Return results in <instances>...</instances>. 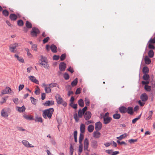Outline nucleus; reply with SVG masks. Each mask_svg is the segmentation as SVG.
<instances>
[{
    "mask_svg": "<svg viewBox=\"0 0 155 155\" xmlns=\"http://www.w3.org/2000/svg\"><path fill=\"white\" fill-rule=\"evenodd\" d=\"M54 111V110L52 108L45 110L43 111V117L45 119L47 118V117L49 118H51Z\"/></svg>",
    "mask_w": 155,
    "mask_h": 155,
    "instance_id": "nucleus-1",
    "label": "nucleus"
},
{
    "mask_svg": "<svg viewBox=\"0 0 155 155\" xmlns=\"http://www.w3.org/2000/svg\"><path fill=\"white\" fill-rule=\"evenodd\" d=\"M11 109L9 108L6 107L2 109L1 111V115L4 117H7L9 114L11 112Z\"/></svg>",
    "mask_w": 155,
    "mask_h": 155,
    "instance_id": "nucleus-2",
    "label": "nucleus"
},
{
    "mask_svg": "<svg viewBox=\"0 0 155 155\" xmlns=\"http://www.w3.org/2000/svg\"><path fill=\"white\" fill-rule=\"evenodd\" d=\"M78 115L77 113H75L74 115V119L76 122H78L79 118H81L84 113L82 112L81 109H80L78 111Z\"/></svg>",
    "mask_w": 155,
    "mask_h": 155,
    "instance_id": "nucleus-3",
    "label": "nucleus"
},
{
    "mask_svg": "<svg viewBox=\"0 0 155 155\" xmlns=\"http://www.w3.org/2000/svg\"><path fill=\"white\" fill-rule=\"evenodd\" d=\"M14 94V92L12 91L10 88L9 87H6L2 91L1 94H0V97L2 96L4 94Z\"/></svg>",
    "mask_w": 155,
    "mask_h": 155,
    "instance_id": "nucleus-4",
    "label": "nucleus"
},
{
    "mask_svg": "<svg viewBox=\"0 0 155 155\" xmlns=\"http://www.w3.org/2000/svg\"><path fill=\"white\" fill-rule=\"evenodd\" d=\"M19 46L18 43H15L10 45L9 46V50L12 53H15L16 52L17 49L16 47Z\"/></svg>",
    "mask_w": 155,
    "mask_h": 155,
    "instance_id": "nucleus-5",
    "label": "nucleus"
},
{
    "mask_svg": "<svg viewBox=\"0 0 155 155\" xmlns=\"http://www.w3.org/2000/svg\"><path fill=\"white\" fill-rule=\"evenodd\" d=\"M40 32L39 30L37 28L33 27L32 28V31L31 32V35L33 36H36L37 34Z\"/></svg>",
    "mask_w": 155,
    "mask_h": 155,
    "instance_id": "nucleus-6",
    "label": "nucleus"
},
{
    "mask_svg": "<svg viewBox=\"0 0 155 155\" xmlns=\"http://www.w3.org/2000/svg\"><path fill=\"white\" fill-rule=\"evenodd\" d=\"M66 67V64L64 62H61L59 66V68L60 71H65Z\"/></svg>",
    "mask_w": 155,
    "mask_h": 155,
    "instance_id": "nucleus-7",
    "label": "nucleus"
},
{
    "mask_svg": "<svg viewBox=\"0 0 155 155\" xmlns=\"http://www.w3.org/2000/svg\"><path fill=\"white\" fill-rule=\"evenodd\" d=\"M55 98L58 104H62L63 101V100L60 95L58 94H56L55 95Z\"/></svg>",
    "mask_w": 155,
    "mask_h": 155,
    "instance_id": "nucleus-8",
    "label": "nucleus"
},
{
    "mask_svg": "<svg viewBox=\"0 0 155 155\" xmlns=\"http://www.w3.org/2000/svg\"><path fill=\"white\" fill-rule=\"evenodd\" d=\"M102 128V124L99 121L95 124V129L96 131L100 130Z\"/></svg>",
    "mask_w": 155,
    "mask_h": 155,
    "instance_id": "nucleus-9",
    "label": "nucleus"
},
{
    "mask_svg": "<svg viewBox=\"0 0 155 155\" xmlns=\"http://www.w3.org/2000/svg\"><path fill=\"white\" fill-rule=\"evenodd\" d=\"M23 144L27 147H34V146L30 144L29 142L25 140H23L22 141Z\"/></svg>",
    "mask_w": 155,
    "mask_h": 155,
    "instance_id": "nucleus-10",
    "label": "nucleus"
},
{
    "mask_svg": "<svg viewBox=\"0 0 155 155\" xmlns=\"http://www.w3.org/2000/svg\"><path fill=\"white\" fill-rule=\"evenodd\" d=\"M89 145V141L87 138H85L84 141V149L88 151V148Z\"/></svg>",
    "mask_w": 155,
    "mask_h": 155,
    "instance_id": "nucleus-11",
    "label": "nucleus"
},
{
    "mask_svg": "<svg viewBox=\"0 0 155 155\" xmlns=\"http://www.w3.org/2000/svg\"><path fill=\"white\" fill-rule=\"evenodd\" d=\"M91 146L94 149H97L98 146L97 141L96 140H93L91 142Z\"/></svg>",
    "mask_w": 155,
    "mask_h": 155,
    "instance_id": "nucleus-12",
    "label": "nucleus"
},
{
    "mask_svg": "<svg viewBox=\"0 0 155 155\" xmlns=\"http://www.w3.org/2000/svg\"><path fill=\"white\" fill-rule=\"evenodd\" d=\"M140 98L143 101L145 102L148 99L147 95L146 93H143L141 95Z\"/></svg>",
    "mask_w": 155,
    "mask_h": 155,
    "instance_id": "nucleus-13",
    "label": "nucleus"
},
{
    "mask_svg": "<svg viewBox=\"0 0 155 155\" xmlns=\"http://www.w3.org/2000/svg\"><path fill=\"white\" fill-rule=\"evenodd\" d=\"M91 113L89 111H87L84 114V118L86 120H89L91 117Z\"/></svg>",
    "mask_w": 155,
    "mask_h": 155,
    "instance_id": "nucleus-14",
    "label": "nucleus"
},
{
    "mask_svg": "<svg viewBox=\"0 0 155 155\" xmlns=\"http://www.w3.org/2000/svg\"><path fill=\"white\" fill-rule=\"evenodd\" d=\"M104 123L105 124H107L110 123L112 119L110 117H104Z\"/></svg>",
    "mask_w": 155,
    "mask_h": 155,
    "instance_id": "nucleus-15",
    "label": "nucleus"
},
{
    "mask_svg": "<svg viewBox=\"0 0 155 155\" xmlns=\"http://www.w3.org/2000/svg\"><path fill=\"white\" fill-rule=\"evenodd\" d=\"M54 104V102L53 101H48L43 104L45 106H50L53 105Z\"/></svg>",
    "mask_w": 155,
    "mask_h": 155,
    "instance_id": "nucleus-16",
    "label": "nucleus"
},
{
    "mask_svg": "<svg viewBox=\"0 0 155 155\" xmlns=\"http://www.w3.org/2000/svg\"><path fill=\"white\" fill-rule=\"evenodd\" d=\"M30 80L31 81L36 83L37 84H39L38 81L36 79L35 77L33 76H31L29 77H28Z\"/></svg>",
    "mask_w": 155,
    "mask_h": 155,
    "instance_id": "nucleus-17",
    "label": "nucleus"
},
{
    "mask_svg": "<svg viewBox=\"0 0 155 155\" xmlns=\"http://www.w3.org/2000/svg\"><path fill=\"white\" fill-rule=\"evenodd\" d=\"M119 110L121 113L124 114L127 112V108L125 107L122 106L119 107Z\"/></svg>",
    "mask_w": 155,
    "mask_h": 155,
    "instance_id": "nucleus-18",
    "label": "nucleus"
},
{
    "mask_svg": "<svg viewBox=\"0 0 155 155\" xmlns=\"http://www.w3.org/2000/svg\"><path fill=\"white\" fill-rule=\"evenodd\" d=\"M14 57L16 58L17 60L20 62L21 63H24V61L22 58L19 56L18 54H15L14 55Z\"/></svg>",
    "mask_w": 155,
    "mask_h": 155,
    "instance_id": "nucleus-19",
    "label": "nucleus"
},
{
    "mask_svg": "<svg viewBox=\"0 0 155 155\" xmlns=\"http://www.w3.org/2000/svg\"><path fill=\"white\" fill-rule=\"evenodd\" d=\"M9 18L12 21H15L17 18V16L16 15L14 14H12L9 16Z\"/></svg>",
    "mask_w": 155,
    "mask_h": 155,
    "instance_id": "nucleus-20",
    "label": "nucleus"
},
{
    "mask_svg": "<svg viewBox=\"0 0 155 155\" xmlns=\"http://www.w3.org/2000/svg\"><path fill=\"white\" fill-rule=\"evenodd\" d=\"M128 114L132 115L134 113L133 108L130 107H129L127 109V112Z\"/></svg>",
    "mask_w": 155,
    "mask_h": 155,
    "instance_id": "nucleus-21",
    "label": "nucleus"
},
{
    "mask_svg": "<svg viewBox=\"0 0 155 155\" xmlns=\"http://www.w3.org/2000/svg\"><path fill=\"white\" fill-rule=\"evenodd\" d=\"M144 60L145 63L147 64H150L151 62V59L147 56L145 57Z\"/></svg>",
    "mask_w": 155,
    "mask_h": 155,
    "instance_id": "nucleus-22",
    "label": "nucleus"
},
{
    "mask_svg": "<svg viewBox=\"0 0 155 155\" xmlns=\"http://www.w3.org/2000/svg\"><path fill=\"white\" fill-rule=\"evenodd\" d=\"M48 85L46 84L45 83H43L42 84V87H45V92L47 93H49L51 92V89H49V90L47 91V86H48Z\"/></svg>",
    "mask_w": 155,
    "mask_h": 155,
    "instance_id": "nucleus-23",
    "label": "nucleus"
},
{
    "mask_svg": "<svg viewBox=\"0 0 155 155\" xmlns=\"http://www.w3.org/2000/svg\"><path fill=\"white\" fill-rule=\"evenodd\" d=\"M50 48L52 51L53 53H56L57 51V48L55 45H52L51 46Z\"/></svg>",
    "mask_w": 155,
    "mask_h": 155,
    "instance_id": "nucleus-24",
    "label": "nucleus"
},
{
    "mask_svg": "<svg viewBox=\"0 0 155 155\" xmlns=\"http://www.w3.org/2000/svg\"><path fill=\"white\" fill-rule=\"evenodd\" d=\"M100 135L101 134L98 131H94L93 133V136L95 138H99L100 137Z\"/></svg>",
    "mask_w": 155,
    "mask_h": 155,
    "instance_id": "nucleus-25",
    "label": "nucleus"
},
{
    "mask_svg": "<svg viewBox=\"0 0 155 155\" xmlns=\"http://www.w3.org/2000/svg\"><path fill=\"white\" fill-rule=\"evenodd\" d=\"M17 110L20 112H23L25 110V108L24 106L21 107H17Z\"/></svg>",
    "mask_w": 155,
    "mask_h": 155,
    "instance_id": "nucleus-26",
    "label": "nucleus"
},
{
    "mask_svg": "<svg viewBox=\"0 0 155 155\" xmlns=\"http://www.w3.org/2000/svg\"><path fill=\"white\" fill-rule=\"evenodd\" d=\"M143 72L144 74H147L149 73V68L147 66L144 67L143 69Z\"/></svg>",
    "mask_w": 155,
    "mask_h": 155,
    "instance_id": "nucleus-27",
    "label": "nucleus"
},
{
    "mask_svg": "<svg viewBox=\"0 0 155 155\" xmlns=\"http://www.w3.org/2000/svg\"><path fill=\"white\" fill-rule=\"evenodd\" d=\"M40 64L42 65L45 68H48L49 66L47 63L45 61V60L42 61L40 63Z\"/></svg>",
    "mask_w": 155,
    "mask_h": 155,
    "instance_id": "nucleus-28",
    "label": "nucleus"
},
{
    "mask_svg": "<svg viewBox=\"0 0 155 155\" xmlns=\"http://www.w3.org/2000/svg\"><path fill=\"white\" fill-rule=\"evenodd\" d=\"M80 131L81 133H83L85 132V125L83 124H82L80 126Z\"/></svg>",
    "mask_w": 155,
    "mask_h": 155,
    "instance_id": "nucleus-29",
    "label": "nucleus"
},
{
    "mask_svg": "<svg viewBox=\"0 0 155 155\" xmlns=\"http://www.w3.org/2000/svg\"><path fill=\"white\" fill-rule=\"evenodd\" d=\"M154 53L153 51L150 50L148 52V56L150 58H152L154 56Z\"/></svg>",
    "mask_w": 155,
    "mask_h": 155,
    "instance_id": "nucleus-30",
    "label": "nucleus"
},
{
    "mask_svg": "<svg viewBox=\"0 0 155 155\" xmlns=\"http://www.w3.org/2000/svg\"><path fill=\"white\" fill-rule=\"evenodd\" d=\"M94 126L93 125H90L88 126L87 129H88V131L89 132L91 133V132H92L93 131V130H94Z\"/></svg>",
    "mask_w": 155,
    "mask_h": 155,
    "instance_id": "nucleus-31",
    "label": "nucleus"
},
{
    "mask_svg": "<svg viewBox=\"0 0 155 155\" xmlns=\"http://www.w3.org/2000/svg\"><path fill=\"white\" fill-rule=\"evenodd\" d=\"M78 104L81 107H83L84 106V101L82 99L78 100Z\"/></svg>",
    "mask_w": 155,
    "mask_h": 155,
    "instance_id": "nucleus-32",
    "label": "nucleus"
},
{
    "mask_svg": "<svg viewBox=\"0 0 155 155\" xmlns=\"http://www.w3.org/2000/svg\"><path fill=\"white\" fill-rule=\"evenodd\" d=\"M143 79L146 81H147L149 79L150 76L147 74H144L143 77Z\"/></svg>",
    "mask_w": 155,
    "mask_h": 155,
    "instance_id": "nucleus-33",
    "label": "nucleus"
},
{
    "mask_svg": "<svg viewBox=\"0 0 155 155\" xmlns=\"http://www.w3.org/2000/svg\"><path fill=\"white\" fill-rule=\"evenodd\" d=\"M153 114V111H149V113H148V115H149V117H147V119L148 120H149L150 119H152V115Z\"/></svg>",
    "mask_w": 155,
    "mask_h": 155,
    "instance_id": "nucleus-34",
    "label": "nucleus"
},
{
    "mask_svg": "<svg viewBox=\"0 0 155 155\" xmlns=\"http://www.w3.org/2000/svg\"><path fill=\"white\" fill-rule=\"evenodd\" d=\"M113 117L116 119H118L120 117V115L118 114H115L113 115Z\"/></svg>",
    "mask_w": 155,
    "mask_h": 155,
    "instance_id": "nucleus-35",
    "label": "nucleus"
},
{
    "mask_svg": "<svg viewBox=\"0 0 155 155\" xmlns=\"http://www.w3.org/2000/svg\"><path fill=\"white\" fill-rule=\"evenodd\" d=\"M147 45L148 48L150 49H155V47L153 44L148 43Z\"/></svg>",
    "mask_w": 155,
    "mask_h": 155,
    "instance_id": "nucleus-36",
    "label": "nucleus"
},
{
    "mask_svg": "<svg viewBox=\"0 0 155 155\" xmlns=\"http://www.w3.org/2000/svg\"><path fill=\"white\" fill-rule=\"evenodd\" d=\"M2 14L3 15L5 16H8L9 14V12L6 10H4L2 12Z\"/></svg>",
    "mask_w": 155,
    "mask_h": 155,
    "instance_id": "nucleus-37",
    "label": "nucleus"
},
{
    "mask_svg": "<svg viewBox=\"0 0 155 155\" xmlns=\"http://www.w3.org/2000/svg\"><path fill=\"white\" fill-rule=\"evenodd\" d=\"M78 83V78H76L71 83V84L73 87L76 86Z\"/></svg>",
    "mask_w": 155,
    "mask_h": 155,
    "instance_id": "nucleus-38",
    "label": "nucleus"
},
{
    "mask_svg": "<svg viewBox=\"0 0 155 155\" xmlns=\"http://www.w3.org/2000/svg\"><path fill=\"white\" fill-rule=\"evenodd\" d=\"M127 136V135L126 134H123L121 135L120 137H117V138L119 140H121L122 139L125 137Z\"/></svg>",
    "mask_w": 155,
    "mask_h": 155,
    "instance_id": "nucleus-39",
    "label": "nucleus"
},
{
    "mask_svg": "<svg viewBox=\"0 0 155 155\" xmlns=\"http://www.w3.org/2000/svg\"><path fill=\"white\" fill-rule=\"evenodd\" d=\"M26 26L28 28H31L32 27L31 23L28 21H27L25 23Z\"/></svg>",
    "mask_w": 155,
    "mask_h": 155,
    "instance_id": "nucleus-40",
    "label": "nucleus"
},
{
    "mask_svg": "<svg viewBox=\"0 0 155 155\" xmlns=\"http://www.w3.org/2000/svg\"><path fill=\"white\" fill-rule=\"evenodd\" d=\"M8 97H2V101H0V104H2L4 103H5L6 101V99L8 98Z\"/></svg>",
    "mask_w": 155,
    "mask_h": 155,
    "instance_id": "nucleus-41",
    "label": "nucleus"
},
{
    "mask_svg": "<svg viewBox=\"0 0 155 155\" xmlns=\"http://www.w3.org/2000/svg\"><path fill=\"white\" fill-rule=\"evenodd\" d=\"M30 98L32 103L34 105H36L37 101V100L32 97H30Z\"/></svg>",
    "mask_w": 155,
    "mask_h": 155,
    "instance_id": "nucleus-42",
    "label": "nucleus"
},
{
    "mask_svg": "<svg viewBox=\"0 0 155 155\" xmlns=\"http://www.w3.org/2000/svg\"><path fill=\"white\" fill-rule=\"evenodd\" d=\"M151 87H152L151 86L145 85L144 86V89L146 91H150L151 90Z\"/></svg>",
    "mask_w": 155,
    "mask_h": 155,
    "instance_id": "nucleus-43",
    "label": "nucleus"
},
{
    "mask_svg": "<svg viewBox=\"0 0 155 155\" xmlns=\"http://www.w3.org/2000/svg\"><path fill=\"white\" fill-rule=\"evenodd\" d=\"M151 78H152V80L150 81L151 87L153 89L155 87V81L153 80V76L152 77H151Z\"/></svg>",
    "mask_w": 155,
    "mask_h": 155,
    "instance_id": "nucleus-44",
    "label": "nucleus"
},
{
    "mask_svg": "<svg viewBox=\"0 0 155 155\" xmlns=\"http://www.w3.org/2000/svg\"><path fill=\"white\" fill-rule=\"evenodd\" d=\"M84 102L86 106H88L89 105L90 101L88 98L87 97L85 98Z\"/></svg>",
    "mask_w": 155,
    "mask_h": 155,
    "instance_id": "nucleus-45",
    "label": "nucleus"
},
{
    "mask_svg": "<svg viewBox=\"0 0 155 155\" xmlns=\"http://www.w3.org/2000/svg\"><path fill=\"white\" fill-rule=\"evenodd\" d=\"M141 114L138 117L135 118L133 120H132V123L133 124H135L136 122L139 120L140 118V117L141 116Z\"/></svg>",
    "mask_w": 155,
    "mask_h": 155,
    "instance_id": "nucleus-46",
    "label": "nucleus"
},
{
    "mask_svg": "<svg viewBox=\"0 0 155 155\" xmlns=\"http://www.w3.org/2000/svg\"><path fill=\"white\" fill-rule=\"evenodd\" d=\"M17 24L19 26H21L23 25L24 23L22 20H20L18 21Z\"/></svg>",
    "mask_w": 155,
    "mask_h": 155,
    "instance_id": "nucleus-47",
    "label": "nucleus"
},
{
    "mask_svg": "<svg viewBox=\"0 0 155 155\" xmlns=\"http://www.w3.org/2000/svg\"><path fill=\"white\" fill-rule=\"evenodd\" d=\"M64 77L65 79L68 80L69 79V76L67 73H65L64 75Z\"/></svg>",
    "mask_w": 155,
    "mask_h": 155,
    "instance_id": "nucleus-48",
    "label": "nucleus"
},
{
    "mask_svg": "<svg viewBox=\"0 0 155 155\" xmlns=\"http://www.w3.org/2000/svg\"><path fill=\"white\" fill-rule=\"evenodd\" d=\"M66 57V55L65 54H62L60 57L61 61H63L65 58Z\"/></svg>",
    "mask_w": 155,
    "mask_h": 155,
    "instance_id": "nucleus-49",
    "label": "nucleus"
},
{
    "mask_svg": "<svg viewBox=\"0 0 155 155\" xmlns=\"http://www.w3.org/2000/svg\"><path fill=\"white\" fill-rule=\"evenodd\" d=\"M73 146L71 144H70V152L71 153V155H72L73 152Z\"/></svg>",
    "mask_w": 155,
    "mask_h": 155,
    "instance_id": "nucleus-50",
    "label": "nucleus"
},
{
    "mask_svg": "<svg viewBox=\"0 0 155 155\" xmlns=\"http://www.w3.org/2000/svg\"><path fill=\"white\" fill-rule=\"evenodd\" d=\"M57 85V84L56 83H51L49 84L48 86H49L50 88H52L53 87H56Z\"/></svg>",
    "mask_w": 155,
    "mask_h": 155,
    "instance_id": "nucleus-51",
    "label": "nucleus"
},
{
    "mask_svg": "<svg viewBox=\"0 0 155 155\" xmlns=\"http://www.w3.org/2000/svg\"><path fill=\"white\" fill-rule=\"evenodd\" d=\"M24 117L25 118L28 120H32V117L30 116H28L26 115H24Z\"/></svg>",
    "mask_w": 155,
    "mask_h": 155,
    "instance_id": "nucleus-52",
    "label": "nucleus"
},
{
    "mask_svg": "<svg viewBox=\"0 0 155 155\" xmlns=\"http://www.w3.org/2000/svg\"><path fill=\"white\" fill-rule=\"evenodd\" d=\"M150 91H151V94L152 97V100H153V96H154V94H155V91L154 88H153V89L152 88V89Z\"/></svg>",
    "mask_w": 155,
    "mask_h": 155,
    "instance_id": "nucleus-53",
    "label": "nucleus"
},
{
    "mask_svg": "<svg viewBox=\"0 0 155 155\" xmlns=\"http://www.w3.org/2000/svg\"><path fill=\"white\" fill-rule=\"evenodd\" d=\"M36 121H37L38 122H42V119L41 117H37L36 118L35 120Z\"/></svg>",
    "mask_w": 155,
    "mask_h": 155,
    "instance_id": "nucleus-54",
    "label": "nucleus"
},
{
    "mask_svg": "<svg viewBox=\"0 0 155 155\" xmlns=\"http://www.w3.org/2000/svg\"><path fill=\"white\" fill-rule=\"evenodd\" d=\"M65 88L67 91H69L71 90L72 87L71 85H68L66 86Z\"/></svg>",
    "mask_w": 155,
    "mask_h": 155,
    "instance_id": "nucleus-55",
    "label": "nucleus"
},
{
    "mask_svg": "<svg viewBox=\"0 0 155 155\" xmlns=\"http://www.w3.org/2000/svg\"><path fill=\"white\" fill-rule=\"evenodd\" d=\"M60 57L59 55H54L53 58V59L55 60H57Z\"/></svg>",
    "mask_w": 155,
    "mask_h": 155,
    "instance_id": "nucleus-56",
    "label": "nucleus"
},
{
    "mask_svg": "<svg viewBox=\"0 0 155 155\" xmlns=\"http://www.w3.org/2000/svg\"><path fill=\"white\" fill-rule=\"evenodd\" d=\"M137 139H131L129 140H128V142H129V143H134V142H137Z\"/></svg>",
    "mask_w": 155,
    "mask_h": 155,
    "instance_id": "nucleus-57",
    "label": "nucleus"
},
{
    "mask_svg": "<svg viewBox=\"0 0 155 155\" xmlns=\"http://www.w3.org/2000/svg\"><path fill=\"white\" fill-rule=\"evenodd\" d=\"M84 138V135L82 133H80V134L79 140L81 141H82L83 139Z\"/></svg>",
    "mask_w": 155,
    "mask_h": 155,
    "instance_id": "nucleus-58",
    "label": "nucleus"
},
{
    "mask_svg": "<svg viewBox=\"0 0 155 155\" xmlns=\"http://www.w3.org/2000/svg\"><path fill=\"white\" fill-rule=\"evenodd\" d=\"M148 43L154 45L155 43V39H150Z\"/></svg>",
    "mask_w": 155,
    "mask_h": 155,
    "instance_id": "nucleus-59",
    "label": "nucleus"
},
{
    "mask_svg": "<svg viewBox=\"0 0 155 155\" xmlns=\"http://www.w3.org/2000/svg\"><path fill=\"white\" fill-rule=\"evenodd\" d=\"M24 85L23 84H20L18 87V91L22 90L24 87Z\"/></svg>",
    "mask_w": 155,
    "mask_h": 155,
    "instance_id": "nucleus-60",
    "label": "nucleus"
},
{
    "mask_svg": "<svg viewBox=\"0 0 155 155\" xmlns=\"http://www.w3.org/2000/svg\"><path fill=\"white\" fill-rule=\"evenodd\" d=\"M32 48L35 51H37V45L35 44L32 45Z\"/></svg>",
    "mask_w": 155,
    "mask_h": 155,
    "instance_id": "nucleus-61",
    "label": "nucleus"
},
{
    "mask_svg": "<svg viewBox=\"0 0 155 155\" xmlns=\"http://www.w3.org/2000/svg\"><path fill=\"white\" fill-rule=\"evenodd\" d=\"M82 147H83L82 144L80 145L79 146V152L80 153H81L82 152Z\"/></svg>",
    "mask_w": 155,
    "mask_h": 155,
    "instance_id": "nucleus-62",
    "label": "nucleus"
},
{
    "mask_svg": "<svg viewBox=\"0 0 155 155\" xmlns=\"http://www.w3.org/2000/svg\"><path fill=\"white\" fill-rule=\"evenodd\" d=\"M112 151H113V150H106L105 152L106 153H108V154H109L112 155Z\"/></svg>",
    "mask_w": 155,
    "mask_h": 155,
    "instance_id": "nucleus-63",
    "label": "nucleus"
},
{
    "mask_svg": "<svg viewBox=\"0 0 155 155\" xmlns=\"http://www.w3.org/2000/svg\"><path fill=\"white\" fill-rule=\"evenodd\" d=\"M81 92V89L80 88H78L77 89L75 92V94H80Z\"/></svg>",
    "mask_w": 155,
    "mask_h": 155,
    "instance_id": "nucleus-64",
    "label": "nucleus"
}]
</instances>
